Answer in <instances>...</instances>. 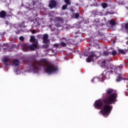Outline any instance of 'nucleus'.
Instances as JSON below:
<instances>
[{
  "label": "nucleus",
  "instance_id": "obj_28",
  "mask_svg": "<svg viewBox=\"0 0 128 128\" xmlns=\"http://www.w3.org/2000/svg\"><path fill=\"white\" fill-rule=\"evenodd\" d=\"M50 52H54V50H50Z\"/></svg>",
  "mask_w": 128,
  "mask_h": 128
},
{
  "label": "nucleus",
  "instance_id": "obj_12",
  "mask_svg": "<svg viewBox=\"0 0 128 128\" xmlns=\"http://www.w3.org/2000/svg\"><path fill=\"white\" fill-rule=\"evenodd\" d=\"M92 82H100V78L98 77L94 78Z\"/></svg>",
  "mask_w": 128,
  "mask_h": 128
},
{
  "label": "nucleus",
  "instance_id": "obj_19",
  "mask_svg": "<svg viewBox=\"0 0 128 128\" xmlns=\"http://www.w3.org/2000/svg\"><path fill=\"white\" fill-rule=\"evenodd\" d=\"M104 56H108V52H106V51H105L104 52Z\"/></svg>",
  "mask_w": 128,
  "mask_h": 128
},
{
  "label": "nucleus",
  "instance_id": "obj_15",
  "mask_svg": "<svg viewBox=\"0 0 128 128\" xmlns=\"http://www.w3.org/2000/svg\"><path fill=\"white\" fill-rule=\"evenodd\" d=\"M110 24H112V26H114L116 24V22L112 20H111L110 21Z\"/></svg>",
  "mask_w": 128,
  "mask_h": 128
},
{
  "label": "nucleus",
  "instance_id": "obj_18",
  "mask_svg": "<svg viewBox=\"0 0 128 128\" xmlns=\"http://www.w3.org/2000/svg\"><path fill=\"white\" fill-rule=\"evenodd\" d=\"M74 16H75L76 18H78L80 16V14H78V13H76L74 14Z\"/></svg>",
  "mask_w": 128,
  "mask_h": 128
},
{
  "label": "nucleus",
  "instance_id": "obj_30",
  "mask_svg": "<svg viewBox=\"0 0 128 128\" xmlns=\"http://www.w3.org/2000/svg\"><path fill=\"white\" fill-rule=\"evenodd\" d=\"M6 24H8V22H6Z\"/></svg>",
  "mask_w": 128,
  "mask_h": 128
},
{
  "label": "nucleus",
  "instance_id": "obj_16",
  "mask_svg": "<svg viewBox=\"0 0 128 128\" xmlns=\"http://www.w3.org/2000/svg\"><path fill=\"white\" fill-rule=\"evenodd\" d=\"M125 28L126 30V32L127 34H128V23L126 24L125 25Z\"/></svg>",
  "mask_w": 128,
  "mask_h": 128
},
{
  "label": "nucleus",
  "instance_id": "obj_4",
  "mask_svg": "<svg viewBox=\"0 0 128 128\" xmlns=\"http://www.w3.org/2000/svg\"><path fill=\"white\" fill-rule=\"evenodd\" d=\"M48 35L45 34H44L43 36V42L44 44H46L44 45V48H48V44H50V40H48Z\"/></svg>",
  "mask_w": 128,
  "mask_h": 128
},
{
  "label": "nucleus",
  "instance_id": "obj_21",
  "mask_svg": "<svg viewBox=\"0 0 128 128\" xmlns=\"http://www.w3.org/2000/svg\"><path fill=\"white\" fill-rule=\"evenodd\" d=\"M116 82H120L122 80V78H120V76H118V78L116 80Z\"/></svg>",
  "mask_w": 128,
  "mask_h": 128
},
{
  "label": "nucleus",
  "instance_id": "obj_23",
  "mask_svg": "<svg viewBox=\"0 0 128 128\" xmlns=\"http://www.w3.org/2000/svg\"><path fill=\"white\" fill-rule=\"evenodd\" d=\"M116 50H114L112 52V56H116Z\"/></svg>",
  "mask_w": 128,
  "mask_h": 128
},
{
  "label": "nucleus",
  "instance_id": "obj_13",
  "mask_svg": "<svg viewBox=\"0 0 128 128\" xmlns=\"http://www.w3.org/2000/svg\"><path fill=\"white\" fill-rule=\"evenodd\" d=\"M118 52H120V54H126V52H124V50L119 49Z\"/></svg>",
  "mask_w": 128,
  "mask_h": 128
},
{
  "label": "nucleus",
  "instance_id": "obj_31",
  "mask_svg": "<svg viewBox=\"0 0 128 128\" xmlns=\"http://www.w3.org/2000/svg\"><path fill=\"white\" fill-rule=\"evenodd\" d=\"M100 78H102V77H100Z\"/></svg>",
  "mask_w": 128,
  "mask_h": 128
},
{
  "label": "nucleus",
  "instance_id": "obj_3",
  "mask_svg": "<svg viewBox=\"0 0 128 128\" xmlns=\"http://www.w3.org/2000/svg\"><path fill=\"white\" fill-rule=\"evenodd\" d=\"M30 41L33 42V44L30 45L25 44L23 46L24 52H28V50H34L40 49V46L38 44V40L36 39L34 36H30Z\"/></svg>",
  "mask_w": 128,
  "mask_h": 128
},
{
  "label": "nucleus",
  "instance_id": "obj_10",
  "mask_svg": "<svg viewBox=\"0 0 128 128\" xmlns=\"http://www.w3.org/2000/svg\"><path fill=\"white\" fill-rule=\"evenodd\" d=\"M20 64V62H18V60H13V64H12L14 66H18V64Z\"/></svg>",
  "mask_w": 128,
  "mask_h": 128
},
{
  "label": "nucleus",
  "instance_id": "obj_26",
  "mask_svg": "<svg viewBox=\"0 0 128 128\" xmlns=\"http://www.w3.org/2000/svg\"><path fill=\"white\" fill-rule=\"evenodd\" d=\"M56 18L57 20H62V18H60L58 17Z\"/></svg>",
  "mask_w": 128,
  "mask_h": 128
},
{
  "label": "nucleus",
  "instance_id": "obj_11",
  "mask_svg": "<svg viewBox=\"0 0 128 128\" xmlns=\"http://www.w3.org/2000/svg\"><path fill=\"white\" fill-rule=\"evenodd\" d=\"M112 74V70L108 71L106 73V77L108 78H108H110V77L108 76V74Z\"/></svg>",
  "mask_w": 128,
  "mask_h": 128
},
{
  "label": "nucleus",
  "instance_id": "obj_29",
  "mask_svg": "<svg viewBox=\"0 0 128 128\" xmlns=\"http://www.w3.org/2000/svg\"><path fill=\"white\" fill-rule=\"evenodd\" d=\"M97 54H100V53L98 52Z\"/></svg>",
  "mask_w": 128,
  "mask_h": 128
},
{
  "label": "nucleus",
  "instance_id": "obj_25",
  "mask_svg": "<svg viewBox=\"0 0 128 128\" xmlns=\"http://www.w3.org/2000/svg\"><path fill=\"white\" fill-rule=\"evenodd\" d=\"M36 30H32V34H36Z\"/></svg>",
  "mask_w": 128,
  "mask_h": 128
},
{
  "label": "nucleus",
  "instance_id": "obj_17",
  "mask_svg": "<svg viewBox=\"0 0 128 128\" xmlns=\"http://www.w3.org/2000/svg\"><path fill=\"white\" fill-rule=\"evenodd\" d=\"M64 2L66 4L70 5V0H64Z\"/></svg>",
  "mask_w": 128,
  "mask_h": 128
},
{
  "label": "nucleus",
  "instance_id": "obj_9",
  "mask_svg": "<svg viewBox=\"0 0 128 128\" xmlns=\"http://www.w3.org/2000/svg\"><path fill=\"white\" fill-rule=\"evenodd\" d=\"M6 12L4 10H2L0 12V18H4L6 17Z\"/></svg>",
  "mask_w": 128,
  "mask_h": 128
},
{
  "label": "nucleus",
  "instance_id": "obj_14",
  "mask_svg": "<svg viewBox=\"0 0 128 128\" xmlns=\"http://www.w3.org/2000/svg\"><path fill=\"white\" fill-rule=\"evenodd\" d=\"M102 7L103 8H108V4L106 3H102Z\"/></svg>",
  "mask_w": 128,
  "mask_h": 128
},
{
  "label": "nucleus",
  "instance_id": "obj_22",
  "mask_svg": "<svg viewBox=\"0 0 128 128\" xmlns=\"http://www.w3.org/2000/svg\"><path fill=\"white\" fill-rule=\"evenodd\" d=\"M68 8V5H64L62 7V10H66Z\"/></svg>",
  "mask_w": 128,
  "mask_h": 128
},
{
  "label": "nucleus",
  "instance_id": "obj_24",
  "mask_svg": "<svg viewBox=\"0 0 128 128\" xmlns=\"http://www.w3.org/2000/svg\"><path fill=\"white\" fill-rule=\"evenodd\" d=\"M61 46H66V43H64V42H62L61 43Z\"/></svg>",
  "mask_w": 128,
  "mask_h": 128
},
{
  "label": "nucleus",
  "instance_id": "obj_5",
  "mask_svg": "<svg viewBox=\"0 0 128 128\" xmlns=\"http://www.w3.org/2000/svg\"><path fill=\"white\" fill-rule=\"evenodd\" d=\"M96 56V54H94V53H91L90 56H88V57L86 58V61L87 62H90L92 60H94L98 58Z\"/></svg>",
  "mask_w": 128,
  "mask_h": 128
},
{
  "label": "nucleus",
  "instance_id": "obj_7",
  "mask_svg": "<svg viewBox=\"0 0 128 128\" xmlns=\"http://www.w3.org/2000/svg\"><path fill=\"white\" fill-rule=\"evenodd\" d=\"M110 62V60H104L102 62V68H104L106 66V64H108Z\"/></svg>",
  "mask_w": 128,
  "mask_h": 128
},
{
  "label": "nucleus",
  "instance_id": "obj_2",
  "mask_svg": "<svg viewBox=\"0 0 128 128\" xmlns=\"http://www.w3.org/2000/svg\"><path fill=\"white\" fill-rule=\"evenodd\" d=\"M42 64L45 66L44 70L48 74H54V72H56L58 70V67L52 64L48 63L46 59H42L40 62L36 61L32 63L30 66L29 72L34 74L38 72L40 70V66H42Z\"/></svg>",
  "mask_w": 128,
  "mask_h": 128
},
{
  "label": "nucleus",
  "instance_id": "obj_32",
  "mask_svg": "<svg viewBox=\"0 0 128 128\" xmlns=\"http://www.w3.org/2000/svg\"><path fill=\"white\" fill-rule=\"evenodd\" d=\"M127 96H128V94Z\"/></svg>",
  "mask_w": 128,
  "mask_h": 128
},
{
  "label": "nucleus",
  "instance_id": "obj_6",
  "mask_svg": "<svg viewBox=\"0 0 128 128\" xmlns=\"http://www.w3.org/2000/svg\"><path fill=\"white\" fill-rule=\"evenodd\" d=\"M56 6V2L54 0H52L50 1L49 6L50 8H54Z\"/></svg>",
  "mask_w": 128,
  "mask_h": 128
},
{
  "label": "nucleus",
  "instance_id": "obj_1",
  "mask_svg": "<svg viewBox=\"0 0 128 128\" xmlns=\"http://www.w3.org/2000/svg\"><path fill=\"white\" fill-rule=\"evenodd\" d=\"M108 96L104 100V102L101 100H96L94 104L95 108H100V114H102L104 118L110 114L112 107L109 104H112L114 102H116V93L112 89H109L106 91Z\"/></svg>",
  "mask_w": 128,
  "mask_h": 128
},
{
  "label": "nucleus",
  "instance_id": "obj_20",
  "mask_svg": "<svg viewBox=\"0 0 128 128\" xmlns=\"http://www.w3.org/2000/svg\"><path fill=\"white\" fill-rule=\"evenodd\" d=\"M19 39L20 40H24V36H21L20 37Z\"/></svg>",
  "mask_w": 128,
  "mask_h": 128
},
{
  "label": "nucleus",
  "instance_id": "obj_8",
  "mask_svg": "<svg viewBox=\"0 0 128 128\" xmlns=\"http://www.w3.org/2000/svg\"><path fill=\"white\" fill-rule=\"evenodd\" d=\"M8 60H10L9 58H8V57H4V64H6V66H8Z\"/></svg>",
  "mask_w": 128,
  "mask_h": 128
},
{
  "label": "nucleus",
  "instance_id": "obj_27",
  "mask_svg": "<svg viewBox=\"0 0 128 128\" xmlns=\"http://www.w3.org/2000/svg\"><path fill=\"white\" fill-rule=\"evenodd\" d=\"M54 46H56V47H58V44H54Z\"/></svg>",
  "mask_w": 128,
  "mask_h": 128
}]
</instances>
